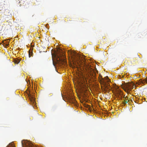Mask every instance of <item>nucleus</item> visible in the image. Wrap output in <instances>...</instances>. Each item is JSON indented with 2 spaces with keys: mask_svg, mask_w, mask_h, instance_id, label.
I'll return each instance as SVG.
<instances>
[{
  "mask_svg": "<svg viewBox=\"0 0 147 147\" xmlns=\"http://www.w3.org/2000/svg\"><path fill=\"white\" fill-rule=\"evenodd\" d=\"M124 87L126 90H131L134 88V85L132 83H128L124 85Z\"/></svg>",
  "mask_w": 147,
  "mask_h": 147,
  "instance_id": "f257e3e1",
  "label": "nucleus"
},
{
  "mask_svg": "<svg viewBox=\"0 0 147 147\" xmlns=\"http://www.w3.org/2000/svg\"><path fill=\"white\" fill-rule=\"evenodd\" d=\"M101 84H103L104 85V91H105V92H107V91H109L110 90L109 89V84H106L105 82L104 83H100Z\"/></svg>",
  "mask_w": 147,
  "mask_h": 147,
  "instance_id": "f03ea898",
  "label": "nucleus"
},
{
  "mask_svg": "<svg viewBox=\"0 0 147 147\" xmlns=\"http://www.w3.org/2000/svg\"><path fill=\"white\" fill-rule=\"evenodd\" d=\"M28 96L29 98V99H30V101L33 102V103H34V100H35V98H34L33 96V95L30 93V91H28Z\"/></svg>",
  "mask_w": 147,
  "mask_h": 147,
  "instance_id": "7ed1b4c3",
  "label": "nucleus"
},
{
  "mask_svg": "<svg viewBox=\"0 0 147 147\" xmlns=\"http://www.w3.org/2000/svg\"><path fill=\"white\" fill-rule=\"evenodd\" d=\"M57 61L59 63L62 64L65 63V61L59 57L58 55H57Z\"/></svg>",
  "mask_w": 147,
  "mask_h": 147,
  "instance_id": "20e7f679",
  "label": "nucleus"
},
{
  "mask_svg": "<svg viewBox=\"0 0 147 147\" xmlns=\"http://www.w3.org/2000/svg\"><path fill=\"white\" fill-rule=\"evenodd\" d=\"M115 94H116V96L119 98V96L122 94L121 91L120 90L117 89L116 90Z\"/></svg>",
  "mask_w": 147,
  "mask_h": 147,
  "instance_id": "39448f33",
  "label": "nucleus"
},
{
  "mask_svg": "<svg viewBox=\"0 0 147 147\" xmlns=\"http://www.w3.org/2000/svg\"><path fill=\"white\" fill-rule=\"evenodd\" d=\"M99 80L100 83H104V80H103V78H102V76L100 74L99 75Z\"/></svg>",
  "mask_w": 147,
  "mask_h": 147,
  "instance_id": "423d86ee",
  "label": "nucleus"
},
{
  "mask_svg": "<svg viewBox=\"0 0 147 147\" xmlns=\"http://www.w3.org/2000/svg\"><path fill=\"white\" fill-rule=\"evenodd\" d=\"M142 83L144 84L145 83L147 84V78H146L144 79L143 80H142Z\"/></svg>",
  "mask_w": 147,
  "mask_h": 147,
  "instance_id": "0eeeda50",
  "label": "nucleus"
},
{
  "mask_svg": "<svg viewBox=\"0 0 147 147\" xmlns=\"http://www.w3.org/2000/svg\"><path fill=\"white\" fill-rule=\"evenodd\" d=\"M20 62V61L18 59H14V62L16 64H18Z\"/></svg>",
  "mask_w": 147,
  "mask_h": 147,
  "instance_id": "6e6552de",
  "label": "nucleus"
},
{
  "mask_svg": "<svg viewBox=\"0 0 147 147\" xmlns=\"http://www.w3.org/2000/svg\"><path fill=\"white\" fill-rule=\"evenodd\" d=\"M129 101H122V103L124 104V105H125V104L128 103V105L129 104Z\"/></svg>",
  "mask_w": 147,
  "mask_h": 147,
  "instance_id": "1a4fd4ad",
  "label": "nucleus"
},
{
  "mask_svg": "<svg viewBox=\"0 0 147 147\" xmlns=\"http://www.w3.org/2000/svg\"><path fill=\"white\" fill-rule=\"evenodd\" d=\"M124 99H122V101H129V100L128 99V97H127V96H126V97H124Z\"/></svg>",
  "mask_w": 147,
  "mask_h": 147,
  "instance_id": "9d476101",
  "label": "nucleus"
},
{
  "mask_svg": "<svg viewBox=\"0 0 147 147\" xmlns=\"http://www.w3.org/2000/svg\"><path fill=\"white\" fill-rule=\"evenodd\" d=\"M27 147H37L36 146H33V145L32 144H28V146H27V145H26Z\"/></svg>",
  "mask_w": 147,
  "mask_h": 147,
  "instance_id": "9b49d317",
  "label": "nucleus"
},
{
  "mask_svg": "<svg viewBox=\"0 0 147 147\" xmlns=\"http://www.w3.org/2000/svg\"><path fill=\"white\" fill-rule=\"evenodd\" d=\"M105 80H107V82H110L109 80H108V76H106V77H105Z\"/></svg>",
  "mask_w": 147,
  "mask_h": 147,
  "instance_id": "f8f14e48",
  "label": "nucleus"
},
{
  "mask_svg": "<svg viewBox=\"0 0 147 147\" xmlns=\"http://www.w3.org/2000/svg\"><path fill=\"white\" fill-rule=\"evenodd\" d=\"M70 98V99L72 100V102L74 101V97H71L69 98Z\"/></svg>",
  "mask_w": 147,
  "mask_h": 147,
  "instance_id": "ddd939ff",
  "label": "nucleus"
},
{
  "mask_svg": "<svg viewBox=\"0 0 147 147\" xmlns=\"http://www.w3.org/2000/svg\"><path fill=\"white\" fill-rule=\"evenodd\" d=\"M10 146H10V147H14V145H11Z\"/></svg>",
  "mask_w": 147,
  "mask_h": 147,
  "instance_id": "4468645a",
  "label": "nucleus"
},
{
  "mask_svg": "<svg viewBox=\"0 0 147 147\" xmlns=\"http://www.w3.org/2000/svg\"><path fill=\"white\" fill-rule=\"evenodd\" d=\"M21 143H22V146H23V141H22V142H21Z\"/></svg>",
  "mask_w": 147,
  "mask_h": 147,
  "instance_id": "2eb2a0df",
  "label": "nucleus"
},
{
  "mask_svg": "<svg viewBox=\"0 0 147 147\" xmlns=\"http://www.w3.org/2000/svg\"><path fill=\"white\" fill-rule=\"evenodd\" d=\"M95 75V73H94V74L92 75H93V77L94 78V75Z\"/></svg>",
  "mask_w": 147,
  "mask_h": 147,
  "instance_id": "dca6fc26",
  "label": "nucleus"
}]
</instances>
